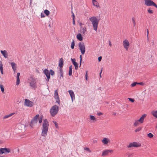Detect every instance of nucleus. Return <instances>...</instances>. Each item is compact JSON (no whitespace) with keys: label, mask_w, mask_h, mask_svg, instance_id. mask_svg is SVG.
<instances>
[{"label":"nucleus","mask_w":157,"mask_h":157,"mask_svg":"<svg viewBox=\"0 0 157 157\" xmlns=\"http://www.w3.org/2000/svg\"><path fill=\"white\" fill-rule=\"evenodd\" d=\"M49 124L47 119H44L42 124V131L41 135L42 136L46 137L47 135L48 129Z\"/></svg>","instance_id":"nucleus-1"},{"label":"nucleus","mask_w":157,"mask_h":157,"mask_svg":"<svg viewBox=\"0 0 157 157\" xmlns=\"http://www.w3.org/2000/svg\"><path fill=\"white\" fill-rule=\"evenodd\" d=\"M39 114L36 115L31 120L30 125L31 127L33 128L35 127L37 124L38 121V119L39 122L40 123H41L43 120V116H40L39 117Z\"/></svg>","instance_id":"nucleus-2"},{"label":"nucleus","mask_w":157,"mask_h":157,"mask_svg":"<svg viewBox=\"0 0 157 157\" xmlns=\"http://www.w3.org/2000/svg\"><path fill=\"white\" fill-rule=\"evenodd\" d=\"M89 20L91 22L93 29L97 31L99 19H98L96 17L94 16L90 17Z\"/></svg>","instance_id":"nucleus-3"},{"label":"nucleus","mask_w":157,"mask_h":157,"mask_svg":"<svg viewBox=\"0 0 157 157\" xmlns=\"http://www.w3.org/2000/svg\"><path fill=\"white\" fill-rule=\"evenodd\" d=\"M36 79L33 76H30L28 79L30 86L32 88L35 89L36 88Z\"/></svg>","instance_id":"nucleus-4"},{"label":"nucleus","mask_w":157,"mask_h":157,"mask_svg":"<svg viewBox=\"0 0 157 157\" xmlns=\"http://www.w3.org/2000/svg\"><path fill=\"white\" fill-rule=\"evenodd\" d=\"M147 116L146 114H143L138 120L135 121L133 125L134 126L136 127L141 124H142L144 122V120Z\"/></svg>","instance_id":"nucleus-5"},{"label":"nucleus","mask_w":157,"mask_h":157,"mask_svg":"<svg viewBox=\"0 0 157 157\" xmlns=\"http://www.w3.org/2000/svg\"><path fill=\"white\" fill-rule=\"evenodd\" d=\"M59 110V106L55 105L50 109V113L52 117H54L58 113Z\"/></svg>","instance_id":"nucleus-6"},{"label":"nucleus","mask_w":157,"mask_h":157,"mask_svg":"<svg viewBox=\"0 0 157 157\" xmlns=\"http://www.w3.org/2000/svg\"><path fill=\"white\" fill-rule=\"evenodd\" d=\"M144 4L146 6H153L157 8V5L151 0H144Z\"/></svg>","instance_id":"nucleus-7"},{"label":"nucleus","mask_w":157,"mask_h":157,"mask_svg":"<svg viewBox=\"0 0 157 157\" xmlns=\"http://www.w3.org/2000/svg\"><path fill=\"white\" fill-rule=\"evenodd\" d=\"M78 45L82 54L83 55L85 52L84 43L83 42H80L78 43Z\"/></svg>","instance_id":"nucleus-8"},{"label":"nucleus","mask_w":157,"mask_h":157,"mask_svg":"<svg viewBox=\"0 0 157 157\" xmlns=\"http://www.w3.org/2000/svg\"><path fill=\"white\" fill-rule=\"evenodd\" d=\"M123 45L124 48L128 51L129 47L130 46V43L127 39H125L123 41Z\"/></svg>","instance_id":"nucleus-9"},{"label":"nucleus","mask_w":157,"mask_h":157,"mask_svg":"<svg viewBox=\"0 0 157 157\" xmlns=\"http://www.w3.org/2000/svg\"><path fill=\"white\" fill-rule=\"evenodd\" d=\"M11 151L10 149L7 148H0V155L3 154H7L10 153Z\"/></svg>","instance_id":"nucleus-10"},{"label":"nucleus","mask_w":157,"mask_h":157,"mask_svg":"<svg viewBox=\"0 0 157 157\" xmlns=\"http://www.w3.org/2000/svg\"><path fill=\"white\" fill-rule=\"evenodd\" d=\"M24 105L27 107H32L34 105V103L29 99H25L24 103Z\"/></svg>","instance_id":"nucleus-11"},{"label":"nucleus","mask_w":157,"mask_h":157,"mask_svg":"<svg viewBox=\"0 0 157 157\" xmlns=\"http://www.w3.org/2000/svg\"><path fill=\"white\" fill-rule=\"evenodd\" d=\"M54 98L56 99V102L59 105H60V101L58 94V90H56L55 91Z\"/></svg>","instance_id":"nucleus-12"},{"label":"nucleus","mask_w":157,"mask_h":157,"mask_svg":"<svg viewBox=\"0 0 157 157\" xmlns=\"http://www.w3.org/2000/svg\"><path fill=\"white\" fill-rule=\"evenodd\" d=\"M113 152V150H105L102 151V156H104L108 155L109 153H112Z\"/></svg>","instance_id":"nucleus-13"},{"label":"nucleus","mask_w":157,"mask_h":157,"mask_svg":"<svg viewBox=\"0 0 157 157\" xmlns=\"http://www.w3.org/2000/svg\"><path fill=\"white\" fill-rule=\"evenodd\" d=\"M102 143L105 145H107L108 144L110 143V139L108 138L104 137L101 140Z\"/></svg>","instance_id":"nucleus-14"},{"label":"nucleus","mask_w":157,"mask_h":157,"mask_svg":"<svg viewBox=\"0 0 157 157\" xmlns=\"http://www.w3.org/2000/svg\"><path fill=\"white\" fill-rule=\"evenodd\" d=\"M68 92L71 98L72 102H73L74 100L75 99V94L73 91L72 90H68Z\"/></svg>","instance_id":"nucleus-15"},{"label":"nucleus","mask_w":157,"mask_h":157,"mask_svg":"<svg viewBox=\"0 0 157 157\" xmlns=\"http://www.w3.org/2000/svg\"><path fill=\"white\" fill-rule=\"evenodd\" d=\"M44 73L46 75L47 79H48V81L50 78V72L48 69H45L44 70Z\"/></svg>","instance_id":"nucleus-16"},{"label":"nucleus","mask_w":157,"mask_h":157,"mask_svg":"<svg viewBox=\"0 0 157 157\" xmlns=\"http://www.w3.org/2000/svg\"><path fill=\"white\" fill-rule=\"evenodd\" d=\"M92 2L94 6L98 8L100 7L99 4L96 0H92Z\"/></svg>","instance_id":"nucleus-17"},{"label":"nucleus","mask_w":157,"mask_h":157,"mask_svg":"<svg viewBox=\"0 0 157 157\" xmlns=\"http://www.w3.org/2000/svg\"><path fill=\"white\" fill-rule=\"evenodd\" d=\"M1 52L5 58H6L8 57V53L6 50H1Z\"/></svg>","instance_id":"nucleus-18"},{"label":"nucleus","mask_w":157,"mask_h":157,"mask_svg":"<svg viewBox=\"0 0 157 157\" xmlns=\"http://www.w3.org/2000/svg\"><path fill=\"white\" fill-rule=\"evenodd\" d=\"M10 64L12 67L13 70L14 72H15L17 69V66L16 64L14 62H12Z\"/></svg>","instance_id":"nucleus-19"},{"label":"nucleus","mask_w":157,"mask_h":157,"mask_svg":"<svg viewBox=\"0 0 157 157\" xmlns=\"http://www.w3.org/2000/svg\"><path fill=\"white\" fill-rule=\"evenodd\" d=\"M90 122L92 123H93L97 121L96 118L93 115L90 116Z\"/></svg>","instance_id":"nucleus-20"},{"label":"nucleus","mask_w":157,"mask_h":157,"mask_svg":"<svg viewBox=\"0 0 157 157\" xmlns=\"http://www.w3.org/2000/svg\"><path fill=\"white\" fill-rule=\"evenodd\" d=\"M63 59L62 58L60 59L59 60V66L60 67V68H62L63 66Z\"/></svg>","instance_id":"nucleus-21"},{"label":"nucleus","mask_w":157,"mask_h":157,"mask_svg":"<svg viewBox=\"0 0 157 157\" xmlns=\"http://www.w3.org/2000/svg\"><path fill=\"white\" fill-rule=\"evenodd\" d=\"M151 114L156 118H157V110H153L151 112Z\"/></svg>","instance_id":"nucleus-22"},{"label":"nucleus","mask_w":157,"mask_h":157,"mask_svg":"<svg viewBox=\"0 0 157 157\" xmlns=\"http://www.w3.org/2000/svg\"><path fill=\"white\" fill-rule=\"evenodd\" d=\"M76 37L77 39L78 40L80 41H82V40L83 38L81 35V34L80 33L78 34L77 36Z\"/></svg>","instance_id":"nucleus-23"},{"label":"nucleus","mask_w":157,"mask_h":157,"mask_svg":"<svg viewBox=\"0 0 157 157\" xmlns=\"http://www.w3.org/2000/svg\"><path fill=\"white\" fill-rule=\"evenodd\" d=\"M134 147H140L141 146V144L139 143L134 142L133 143Z\"/></svg>","instance_id":"nucleus-24"},{"label":"nucleus","mask_w":157,"mask_h":157,"mask_svg":"<svg viewBox=\"0 0 157 157\" xmlns=\"http://www.w3.org/2000/svg\"><path fill=\"white\" fill-rule=\"evenodd\" d=\"M3 64L2 63L1 61L0 62V70L2 74H3Z\"/></svg>","instance_id":"nucleus-25"},{"label":"nucleus","mask_w":157,"mask_h":157,"mask_svg":"<svg viewBox=\"0 0 157 157\" xmlns=\"http://www.w3.org/2000/svg\"><path fill=\"white\" fill-rule=\"evenodd\" d=\"M14 114V113H12L9 114H8L7 115H5L3 117V118L4 119H5L6 118H8L9 117H10L11 116L13 115Z\"/></svg>","instance_id":"nucleus-26"},{"label":"nucleus","mask_w":157,"mask_h":157,"mask_svg":"<svg viewBox=\"0 0 157 157\" xmlns=\"http://www.w3.org/2000/svg\"><path fill=\"white\" fill-rule=\"evenodd\" d=\"M72 65L70 66L69 68V71L68 75L69 76H71L72 75Z\"/></svg>","instance_id":"nucleus-27"},{"label":"nucleus","mask_w":157,"mask_h":157,"mask_svg":"<svg viewBox=\"0 0 157 157\" xmlns=\"http://www.w3.org/2000/svg\"><path fill=\"white\" fill-rule=\"evenodd\" d=\"M147 136L149 138H152L153 137L154 135L151 133H149L147 135Z\"/></svg>","instance_id":"nucleus-28"},{"label":"nucleus","mask_w":157,"mask_h":157,"mask_svg":"<svg viewBox=\"0 0 157 157\" xmlns=\"http://www.w3.org/2000/svg\"><path fill=\"white\" fill-rule=\"evenodd\" d=\"M148 13L150 14H152L153 13V11L150 8L148 9L147 10Z\"/></svg>","instance_id":"nucleus-29"},{"label":"nucleus","mask_w":157,"mask_h":157,"mask_svg":"<svg viewBox=\"0 0 157 157\" xmlns=\"http://www.w3.org/2000/svg\"><path fill=\"white\" fill-rule=\"evenodd\" d=\"M82 29V33L83 34L85 33L86 31V27H82L81 28Z\"/></svg>","instance_id":"nucleus-30"},{"label":"nucleus","mask_w":157,"mask_h":157,"mask_svg":"<svg viewBox=\"0 0 157 157\" xmlns=\"http://www.w3.org/2000/svg\"><path fill=\"white\" fill-rule=\"evenodd\" d=\"M44 13L47 16H48L50 13V12L47 10H45L44 11Z\"/></svg>","instance_id":"nucleus-31"},{"label":"nucleus","mask_w":157,"mask_h":157,"mask_svg":"<svg viewBox=\"0 0 157 157\" xmlns=\"http://www.w3.org/2000/svg\"><path fill=\"white\" fill-rule=\"evenodd\" d=\"M0 88L2 92V93H4V88L2 84L0 85Z\"/></svg>","instance_id":"nucleus-32"},{"label":"nucleus","mask_w":157,"mask_h":157,"mask_svg":"<svg viewBox=\"0 0 157 157\" xmlns=\"http://www.w3.org/2000/svg\"><path fill=\"white\" fill-rule=\"evenodd\" d=\"M75 43L74 40H73L72 43L71 44V47L72 49H73L74 48Z\"/></svg>","instance_id":"nucleus-33"},{"label":"nucleus","mask_w":157,"mask_h":157,"mask_svg":"<svg viewBox=\"0 0 157 157\" xmlns=\"http://www.w3.org/2000/svg\"><path fill=\"white\" fill-rule=\"evenodd\" d=\"M132 21L133 24V26H135L136 25V23L135 22V18L134 17H132Z\"/></svg>","instance_id":"nucleus-34"},{"label":"nucleus","mask_w":157,"mask_h":157,"mask_svg":"<svg viewBox=\"0 0 157 157\" xmlns=\"http://www.w3.org/2000/svg\"><path fill=\"white\" fill-rule=\"evenodd\" d=\"M142 127H139L137 128H136L135 130V131L136 132H138L140 131L142 129Z\"/></svg>","instance_id":"nucleus-35"},{"label":"nucleus","mask_w":157,"mask_h":157,"mask_svg":"<svg viewBox=\"0 0 157 157\" xmlns=\"http://www.w3.org/2000/svg\"><path fill=\"white\" fill-rule=\"evenodd\" d=\"M71 60L72 62V63L74 65L75 64H76L77 63V62H76V60L75 59L71 58Z\"/></svg>","instance_id":"nucleus-36"},{"label":"nucleus","mask_w":157,"mask_h":157,"mask_svg":"<svg viewBox=\"0 0 157 157\" xmlns=\"http://www.w3.org/2000/svg\"><path fill=\"white\" fill-rule=\"evenodd\" d=\"M71 60L72 62V63L74 65L75 64H76L77 63V62H76V60L75 59L71 58Z\"/></svg>","instance_id":"nucleus-37"},{"label":"nucleus","mask_w":157,"mask_h":157,"mask_svg":"<svg viewBox=\"0 0 157 157\" xmlns=\"http://www.w3.org/2000/svg\"><path fill=\"white\" fill-rule=\"evenodd\" d=\"M136 85H138V82H134L131 84V86L132 87H134Z\"/></svg>","instance_id":"nucleus-38"},{"label":"nucleus","mask_w":157,"mask_h":157,"mask_svg":"<svg viewBox=\"0 0 157 157\" xmlns=\"http://www.w3.org/2000/svg\"><path fill=\"white\" fill-rule=\"evenodd\" d=\"M127 147L128 148L134 147L133 143H130L129 144V145L127 146Z\"/></svg>","instance_id":"nucleus-39"},{"label":"nucleus","mask_w":157,"mask_h":157,"mask_svg":"<svg viewBox=\"0 0 157 157\" xmlns=\"http://www.w3.org/2000/svg\"><path fill=\"white\" fill-rule=\"evenodd\" d=\"M50 75L51 74L52 75H53L55 74L54 71L52 70H51L50 71Z\"/></svg>","instance_id":"nucleus-40"},{"label":"nucleus","mask_w":157,"mask_h":157,"mask_svg":"<svg viewBox=\"0 0 157 157\" xmlns=\"http://www.w3.org/2000/svg\"><path fill=\"white\" fill-rule=\"evenodd\" d=\"M53 122L55 124L56 127V128H58V123L56 121H53Z\"/></svg>","instance_id":"nucleus-41"},{"label":"nucleus","mask_w":157,"mask_h":157,"mask_svg":"<svg viewBox=\"0 0 157 157\" xmlns=\"http://www.w3.org/2000/svg\"><path fill=\"white\" fill-rule=\"evenodd\" d=\"M60 72H59V73H60V76L62 77H63V71H62V68H60V71H59Z\"/></svg>","instance_id":"nucleus-42"},{"label":"nucleus","mask_w":157,"mask_h":157,"mask_svg":"<svg viewBox=\"0 0 157 157\" xmlns=\"http://www.w3.org/2000/svg\"><path fill=\"white\" fill-rule=\"evenodd\" d=\"M75 67V68L76 70H77L78 68V64L77 63L76 64L74 65Z\"/></svg>","instance_id":"nucleus-43"},{"label":"nucleus","mask_w":157,"mask_h":157,"mask_svg":"<svg viewBox=\"0 0 157 157\" xmlns=\"http://www.w3.org/2000/svg\"><path fill=\"white\" fill-rule=\"evenodd\" d=\"M84 149L86 151H89L90 152H91V151L90 150L89 148H88V147L84 148Z\"/></svg>","instance_id":"nucleus-44"},{"label":"nucleus","mask_w":157,"mask_h":157,"mask_svg":"<svg viewBox=\"0 0 157 157\" xmlns=\"http://www.w3.org/2000/svg\"><path fill=\"white\" fill-rule=\"evenodd\" d=\"M20 83V79L19 78H17V82L16 85H18Z\"/></svg>","instance_id":"nucleus-45"},{"label":"nucleus","mask_w":157,"mask_h":157,"mask_svg":"<svg viewBox=\"0 0 157 157\" xmlns=\"http://www.w3.org/2000/svg\"><path fill=\"white\" fill-rule=\"evenodd\" d=\"M128 99L129 100V101H131L132 102H133L135 101V100L133 99H132V98H128Z\"/></svg>","instance_id":"nucleus-46"},{"label":"nucleus","mask_w":157,"mask_h":157,"mask_svg":"<svg viewBox=\"0 0 157 157\" xmlns=\"http://www.w3.org/2000/svg\"><path fill=\"white\" fill-rule=\"evenodd\" d=\"M138 85H141L144 86V84L142 82H138Z\"/></svg>","instance_id":"nucleus-47"},{"label":"nucleus","mask_w":157,"mask_h":157,"mask_svg":"<svg viewBox=\"0 0 157 157\" xmlns=\"http://www.w3.org/2000/svg\"><path fill=\"white\" fill-rule=\"evenodd\" d=\"M80 66L81 65V61H82V56L81 55H80Z\"/></svg>","instance_id":"nucleus-48"},{"label":"nucleus","mask_w":157,"mask_h":157,"mask_svg":"<svg viewBox=\"0 0 157 157\" xmlns=\"http://www.w3.org/2000/svg\"><path fill=\"white\" fill-rule=\"evenodd\" d=\"M20 73H17V78H19V76L20 75Z\"/></svg>","instance_id":"nucleus-49"},{"label":"nucleus","mask_w":157,"mask_h":157,"mask_svg":"<svg viewBox=\"0 0 157 157\" xmlns=\"http://www.w3.org/2000/svg\"><path fill=\"white\" fill-rule=\"evenodd\" d=\"M102 59V57L101 56H100L98 58V60L99 62Z\"/></svg>","instance_id":"nucleus-50"},{"label":"nucleus","mask_w":157,"mask_h":157,"mask_svg":"<svg viewBox=\"0 0 157 157\" xmlns=\"http://www.w3.org/2000/svg\"><path fill=\"white\" fill-rule=\"evenodd\" d=\"M109 46L110 47H111L112 46V44L111 43V42L110 40H109Z\"/></svg>","instance_id":"nucleus-51"},{"label":"nucleus","mask_w":157,"mask_h":157,"mask_svg":"<svg viewBox=\"0 0 157 157\" xmlns=\"http://www.w3.org/2000/svg\"><path fill=\"white\" fill-rule=\"evenodd\" d=\"M102 114H103L101 112H99V113H97V115L98 116H100V115H102Z\"/></svg>","instance_id":"nucleus-52"},{"label":"nucleus","mask_w":157,"mask_h":157,"mask_svg":"<svg viewBox=\"0 0 157 157\" xmlns=\"http://www.w3.org/2000/svg\"><path fill=\"white\" fill-rule=\"evenodd\" d=\"M98 141L97 140H94L93 141V143H97Z\"/></svg>","instance_id":"nucleus-53"},{"label":"nucleus","mask_w":157,"mask_h":157,"mask_svg":"<svg viewBox=\"0 0 157 157\" xmlns=\"http://www.w3.org/2000/svg\"><path fill=\"white\" fill-rule=\"evenodd\" d=\"M73 24L74 25H75V19H74V18H73Z\"/></svg>","instance_id":"nucleus-54"},{"label":"nucleus","mask_w":157,"mask_h":157,"mask_svg":"<svg viewBox=\"0 0 157 157\" xmlns=\"http://www.w3.org/2000/svg\"><path fill=\"white\" fill-rule=\"evenodd\" d=\"M79 25H80V26L81 28H82V25H83V24H82V23H81V22H80V23H79Z\"/></svg>","instance_id":"nucleus-55"},{"label":"nucleus","mask_w":157,"mask_h":157,"mask_svg":"<svg viewBox=\"0 0 157 157\" xmlns=\"http://www.w3.org/2000/svg\"><path fill=\"white\" fill-rule=\"evenodd\" d=\"M102 69H101L100 72V77H101V73L102 72Z\"/></svg>","instance_id":"nucleus-56"},{"label":"nucleus","mask_w":157,"mask_h":157,"mask_svg":"<svg viewBox=\"0 0 157 157\" xmlns=\"http://www.w3.org/2000/svg\"><path fill=\"white\" fill-rule=\"evenodd\" d=\"M147 36H148L149 34V31L148 29H147Z\"/></svg>","instance_id":"nucleus-57"},{"label":"nucleus","mask_w":157,"mask_h":157,"mask_svg":"<svg viewBox=\"0 0 157 157\" xmlns=\"http://www.w3.org/2000/svg\"><path fill=\"white\" fill-rule=\"evenodd\" d=\"M86 80H87V75H86Z\"/></svg>","instance_id":"nucleus-58"},{"label":"nucleus","mask_w":157,"mask_h":157,"mask_svg":"<svg viewBox=\"0 0 157 157\" xmlns=\"http://www.w3.org/2000/svg\"><path fill=\"white\" fill-rule=\"evenodd\" d=\"M72 16H73V18H74L75 19V16L74 14L73 13V15H72Z\"/></svg>","instance_id":"nucleus-59"},{"label":"nucleus","mask_w":157,"mask_h":157,"mask_svg":"<svg viewBox=\"0 0 157 157\" xmlns=\"http://www.w3.org/2000/svg\"><path fill=\"white\" fill-rule=\"evenodd\" d=\"M32 0H30V4H31L32 3Z\"/></svg>","instance_id":"nucleus-60"},{"label":"nucleus","mask_w":157,"mask_h":157,"mask_svg":"<svg viewBox=\"0 0 157 157\" xmlns=\"http://www.w3.org/2000/svg\"><path fill=\"white\" fill-rule=\"evenodd\" d=\"M87 73H88V71H86V75H87Z\"/></svg>","instance_id":"nucleus-61"},{"label":"nucleus","mask_w":157,"mask_h":157,"mask_svg":"<svg viewBox=\"0 0 157 157\" xmlns=\"http://www.w3.org/2000/svg\"><path fill=\"white\" fill-rule=\"evenodd\" d=\"M105 103L107 104L108 103L107 102H105Z\"/></svg>","instance_id":"nucleus-62"},{"label":"nucleus","mask_w":157,"mask_h":157,"mask_svg":"<svg viewBox=\"0 0 157 157\" xmlns=\"http://www.w3.org/2000/svg\"><path fill=\"white\" fill-rule=\"evenodd\" d=\"M0 157H5V156H1L0 155Z\"/></svg>","instance_id":"nucleus-63"},{"label":"nucleus","mask_w":157,"mask_h":157,"mask_svg":"<svg viewBox=\"0 0 157 157\" xmlns=\"http://www.w3.org/2000/svg\"><path fill=\"white\" fill-rule=\"evenodd\" d=\"M156 128H157V124H156Z\"/></svg>","instance_id":"nucleus-64"}]
</instances>
